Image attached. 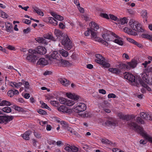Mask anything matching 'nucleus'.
<instances>
[{"mask_svg": "<svg viewBox=\"0 0 152 152\" xmlns=\"http://www.w3.org/2000/svg\"><path fill=\"white\" fill-rule=\"evenodd\" d=\"M129 34L134 36H136L137 35V32L134 31H132L131 29H130V31L129 32Z\"/></svg>", "mask_w": 152, "mask_h": 152, "instance_id": "obj_55", "label": "nucleus"}, {"mask_svg": "<svg viewBox=\"0 0 152 152\" xmlns=\"http://www.w3.org/2000/svg\"><path fill=\"white\" fill-rule=\"evenodd\" d=\"M68 146H66L64 148V150L68 151V152H71V146H70L69 145L67 144Z\"/></svg>", "mask_w": 152, "mask_h": 152, "instance_id": "obj_52", "label": "nucleus"}, {"mask_svg": "<svg viewBox=\"0 0 152 152\" xmlns=\"http://www.w3.org/2000/svg\"><path fill=\"white\" fill-rule=\"evenodd\" d=\"M128 125L130 127H133L135 131L139 133L146 140H148L152 143V138L150 137L143 130V128L138 125L132 121L128 122Z\"/></svg>", "mask_w": 152, "mask_h": 152, "instance_id": "obj_1", "label": "nucleus"}, {"mask_svg": "<svg viewBox=\"0 0 152 152\" xmlns=\"http://www.w3.org/2000/svg\"><path fill=\"white\" fill-rule=\"evenodd\" d=\"M13 84L14 86L17 88L20 87L23 84L22 82H19L17 83L15 82H14L13 83Z\"/></svg>", "mask_w": 152, "mask_h": 152, "instance_id": "obj_43", "label": "nucleus"}, {"mask_svg": "<svg viewBox=\"0 0 152 152\" xmlns=\"http://www.w3.org/2000/svg\"><path fill=\"white\" fill-rule=\"evenodd\" d=\"M141 36L143 38H146L148 39L149 37H150V35L143 34H142Z\"/></svg>", "mask_w": 152, "mask_h": 152, "instance_id": "obj_54", "label": "nucleus"}, {"mask_svg": "<svg viewBox=\"0 0 152 152\" xmlns=\"http://www.w3.org/2000/svg\"><path fill=\"white\" fill-rule=\"evenodd\" d=\"M14 118V116H0V123L6 124L9 122L12 121Z\"/></svg>", "mask_w": 152, "mask_h": 152, "instance_id": "obj_8", "label": "nucleus"}, {"mask_svg": "<svg viewBox=\"0 0 152 152\" xmlns=\"http://www.w3.org/2000/svg\"><path fill=\"white\" fill-rule=\"evenodd\" d=\"M136 121L138 123H140L141 124H145V122L140 117H138L137 118Z\"/></svg>", "mask_w": 152, "mask_h": 152, "instance_id": "obj_37", "label": "nucleus"}, {"mask_svg": "<svg viewBox=\"0 0 152 152\" xmlns=\"http://www.w3.org/2000/svg\"><path fill=\"white\" fill-rule=\"evenodd\" d=\"M81 116H83L84 117H89L91 116V115L90 113H85L84 114H81Z\"/></svg>", "mask_w": 152, "mask_h": 152, "instance_id": "obj_56", "label": "nucleus"}, {"mask_svg": "<svg viewBox=\"0 0 152 152\" xmlns=\"http://www.w3.org/2000/svg\"><path fill=\"white\" fill-rule=\"evenodd\" d=\"M33 11L35 12L39 15L43 16L44 15L43 12L41 11V10L36 7H32Z\"/></svg>", "mask_w": 152, "mask_h": 152, "instance_id": "obj_26", "label": "nucleus"}, {"mask_svg": "<svg viewBox=\"0 0 152 152\" xmlns=\"http://www.w3.org/2000/svg\"><path fill=\"white\" fill-rule=\"evenodd\" d=\"M1 16L3 18H8L9 16L8 15L4 12H1Z\"/></svg>", "mask_w": 152, "mask_h": 152, "instance_id": "obj_59", "label": "nucleus"}, {"mask_svg": "<svg viewBox=\"0 0 152 152\" xmlns=\"http://www.w3.org/2000/svg\"><path fill=\"white\" fill-rule=\"evenodd\" d=\"M108 71L110 72L116 74H118L121 72V71L120 70V69L115 68H110L108 69Z\"/></svg>", "mask_w": 152, "mask_h": 152, "instance_id": "obj_28", "label": "nucleus"}, {"mask_svg": "<svg viewBox=\"0 0 152 152\" xmlns=\"http://www.w3.org/2000/svg\"><path fill=\"white\" fill-rule=\"evenodd\" d=\"M124 77L125 79L128 80L129 81H130L132 83H133V81L134 80V79L136 77L133 75L129 73H124Z\"/></svg>", "mask_w": 152, "mask_h": 152, "instance_id": "obj_13", "label": "nucleus"}, {"mask_svg": "<svg viewBox=\"0 0 152 152\" xmlns=\"http://www.w3.org/2000/svg\"><path fill=\"white\" fill-rule=\"evenodd\" d=\"M22 81L23 84H24L25 85V86L26 88L27 89H28L29 86L28 82V81H25L23 80H22Z\"/></svg>", "mask_w": 152, "mask_h": 152, "instance_id": "obj_38", "label": "nucleus"}, {"mask_svg": "<svg viewBox=\"0 0 152 152\" xmlns=\"http://www.w3.org/2000/svg\"><path fill=\"white\" fill-rule=\"evenodd\" d=\"M128 64H125L123 63H121L119 65V67L121 69H128Z\"/></svg>", "mask_w": 152, "mask_h": 152, "instance_id": "obj_36", "label": "nucleus"}, {"mask_svg": "<svg viewBox=\"0 0 152 152\" xmlns=\"http://www.w3.org/2000/svg\"><path fill=\"white\" fill-rule=\"evenodd\" d=\"M30 28H28L27 29H23V32L27 34L30 31Z\"/></svg>", "mask_w": 152, "mask_h": 152, "instance_id": "obj_61", "label": "nucleus"}, {"mask_svg": "<svg viewBox=\"0 0 152 152\" xmlns=\"http://www.w3.org/2000/svg\"><path fill=\"white\" fill-rule=\"evenodd\" d=\"M113 34H115L112 32L107 31L106 34H104L103 35L102 37L105 41H111V40H110V37L111 35L113 36Z\"/></svg>", "mask_w": 152, "mask_h": 152, "instance_id": "obj_16", "label": "nucleus"}, {"mask_svg": "<svg viewBox=\"0 0 152 152\" xmlns=\"http://www.w3.org/2000/svg\"><path fill=\"white\" fill-rule=\"evenodd\" d=\"M59 100L60 103L66 104V100L65 98L63 97H60Z\"/></svg>", "mask_w": 152, "mask_h": 152, "instance_id": "obj_39", "label": "nucleus"}, {"mask_svg": "<svg viewBox=\"0 0 152 152\" xmlns=\"http://www.w3.org/2000/svg\"><path fill=\"white\" fill-rule=\"evenodd\" d=\"M55 18L56 19V20H57L60 21L62 20H64L63 17L60 15H57L56 16V18Z\"/></svg>", "mask_w": 152, "mask_h": 152, "instance_id": "obj_49", "label": "nucleus"}, {"mask_svg": "<svg viewBox=\"0 0 152 152\" xmlns=\"http://www.w3.org/2000/svg\"><path fill=\"white\" fill-rule=\"evenodd\" d=\"M36 41L39 43L42 44H44L45 45H47L48 42L44 38L42 37H37L35 38Z\"/></svg>", "mask_w": 152, "mask_h": 152, "instance_id": "obj_21", "label": "nucleus"}, {"mask_svg": "<svg viewBox=\"0 0 152 152\" xmlns=\"http://www.w3.org/2000/svg\"><path fill=\"white\" fill-rule=\"evenodd\" d=\"M129 24L133 30L141 32H144L145 30L142 28L141 24L137 21L131 19Z\"/></svg>", "mask_w": 152, "mask_h": 152, "instance_id": "obj_2", "label": "nucleus"}, {"mask_svg": "<svg viewBox=\"0 0 152 152\" xmlns=\"http://www.w3.org/2000/svg\"><path fill=\"white\" fill-rule=\"evenodd\" d=\"M60 53L63 56L65 57L67 56L68 54V52L64 50H61Z\"/></svg>", "mask_w": 152, "mask_h": 152, "instance_id": "obj_40", "label": "nucleus"}, {"mask_svg": "<svg viewBox=\"0 0 152 152\" xmlns=\"http://www.w3.org/2000/svg\"><path fill=\"white\" fill-rule=\"evenodd\" d=\"M7 94L10 97H12L14 95V91L12 90L9 91L7 93Z\"/></svg>", "mask_w": 152, "mask_h": 152, "instance_id": "obj_44", "label": "nucleus"}, {"mask_svg": "<svg viewBox=\"0 0 152 152\" xmlns=\"http://www.w3.org/2000/svg\"><path fill=\"white\" fill-rule=\"evenodd\" d=\"M101 140L102 142L104 144H110L111 143L110 141L106 139H102Z\"/></svg>", "mask_w": 152, "mask_h": 152, "instance_id": "obj_42", "label": "nucleus"}, {"mask_svg": "<svg viewBox=\"0 0 152 152\" xmlns=\"http://www.w3.org/2000/svg\"><path fill=\"white\" fill-rule=\"evenodd\" d=\"M37 63L39 64L45 65L49 63L48 61L43 58H40L38 61Z\"/></svg>", "mask_w": 152, "mask_h": 152, "instance_id": "obj_24", "label": "nucleus"}, {"mask_svg": "<svg viewBox=\"0 0 152 152\" xmlns=\"http://www.w3.org/2000/svg\"><path fill=\"white\" fill-rule=\"evenodd\" d=\"M144 83V82L142 80L141 77L140 76H137L135 77L134 80L133 81V84L134 86L139 87L140 85L142 86V85Z\"/></svg>", "mask_w": 152, "mask_h": 152, "instance_id": "obj_10", "label": "nucleus"}, {"mask_svg": "<svg viewBox=\"0 0 152 152\" xmlns=\"http://www.w3.org/2000/svg\"><path fill=\"white\" fill-rule=\"evenodd\" d=\"M23 22L26 24H29L31 23V21L27 19H24L23 20Z\"/></svg>", "mask_w": 152, "mask_h": 152, "instance_id": "obj_63", "label": "nucleus"}, {"mask_svg": "<svg viewBox=\"0 0 152 152\" xmlns=\"http://www.w3.org/2000/svg\"><path fill=\"white\" fill-rule=\"evenodd\" d=\"M142 16L143 18H147V12L146 11H144L142 12Z\"/></svg>", "mask_w": 152, "mask_h": 152, "instance_id": "obj_47", "label": "nucleus"}, {"mask_svg": "<svg viewBox=\"0 0 152 152\" xmlns=\"http://www.w3.org/2000/svg\"><path fill=\"white\" fill-rule=\"evenodd\" d=\"M15 109L19 112H23V109L22 108L17 106H15Z\"/></svg>", "mask_w": 152, "mask_h": 152, "instance_id": "obj_50", "label": "nucleus"}, {"mask_svg": "<svg viewBox=\"0 0 152 152\" xmlns=\"http://www.w3.org/2000/svg\"><path fill=\"white\" fill-rule=\"evenodd\" d=\"M59 80L62 85L66 86H68L70 83V82L66 79L59 78Z\"/></svg>", "mask_w": 152, "mask_h": 152, "instance_id": "obj_22", "label": "nucleus"}, {"mask_svg": "<svg viewBox=\"0 0 152 152\" xmlns=\"http://www.w3.org/2000/svg\"><path fill=\"white\" fill-rule=\"evenodd\" d=\"M61 43L64 46L66 49L69 50L72 47V42L67 35L65 36L62 40Z\"/></svg>", "mask_w": 152, "mask_h": 152, "instance_id": "obj_6", "label": "nucleus"}, {"mask_svg": "<svg viewBox=\"0 0 152 152\" xmlns=\"http://www.w3.org/2000/svg\"><path fill=\"white\" fill-rule=\"evenodd\" d=\"M116 97V95L113 93L109 94L108 95V97L109 98H115Z\"/></svg>", "mask_w": 152, "mask_h": 152, "instance_id": "obj_58", "label": "nucleus"}, {"mask_svg": "<svg viewBox=\"0 0 152 152\" xmlns=\"http://www.w3.org/2000/svg\"><path fill=\"white\" fill-rule=\"evenodd\" d=\"M10 105L11 104L10 102L5 100H3L0 103V106H10Z\"/></svg>", "mask_w": 152, "mask_h": 152, "instance_id": "obj_31", "label": "nucleus"}, {"mask_svg": "<svg viewBox=\"0 0 152 152\" xmlns=\"http://www.w3.org/2000/svg\"><path fill=\"white\" fill-rule=\"evenodd\" d=\"M50 103L53 105L55 106H58L59 105V103L56 101H50Z\"/></svg>", "mask_w": 152, "mask_h": 152, "instance_id": "obj_41", "label": "nucleus"}, {"mask_svg": "<svg viewBox=\"0 0 152 152\" xmlns=\"http://www.w3.org/2000/svg\"><path fill=\"white\" fill-rule=\"evenodd\" d=\"M109 16H110V18L112 20H114V21L118 19L117 17L115 16L114 15H113L112 14H110Z\"/></svg>", "mask_w": 152, "mask_h": 152, "instance_id": "obj_48", "label": "nucleus"}, {"mask_svg": "<svg viewBox=\"0 0 152 152\" xmlns=\"http://www.w3.org/2000/svg\"><path fill=\"white\" fill-rule=\"evenodd\" d=\"M86 108V104L83 103H78L77 106L74 108V111L76 113H79L85 111Z\"/></svg>", "mask_w": 152, "mask_h": 152, "instance_id": "obj_7", "label": "nucleus"}, {"mask_svg": "<svg viewBox=\"0 0 152 152\" xmlns=\"http://www.w3.org/2000/svg\"><path fill=\"white\" fill-rule=\"evenodd\" d=\"M100 16L104 18H105L107 19H109V18L108 16V15L106 13H101L100 14Z\"/></svg>", "mask_w": 152, "mask_h": 152, "instance_id": "obj_46", "label": "nucleus"}, {"mask_svg": "<svg viewBox=\"0 0 152 152\" xmlns=\"http://www.w3.org/2000/svg\"><path fill=\"white\" fill-rule=\"evenodd\" d=\"M90 31L91 32L92 37L94 39H95L97 37L96 33L94 31L93 29H91L90 30Z\"/></svg>", "mask_w": 152, "mask_h": 152, "instance_id": "obj_34", "label": "nucleus"}, {"mask_svg": "<svg viewBox=\"0 0 152 152\" xmlns=\"http://www.w3.org/2000/svg\"><path fill=\"white\" fill-rule=\"evenodd\" d=\"M116 124V121L113 118L109 119L107 121H106L104 124L106 126H115Z\"/></svg>", "mask_w": 152, "mask_h": 152, "instance_id": "obj_17", "label": "nucleus"}, {"mask_svg": "<svg viewBox=\"0 0 152 152\" xmlns=\"http://www.w3.org/2000/svg\"><path fill=\"white\" fill-rule=\"evenodd\" d=\"M37 112L40 114L42 115H45L47 114V112L45 111L42 110V109H39L38 110Z\"/></svg>", "mask_w": 152, "mask_h": 152, "instance_id": "obj_45", "label": "nucleus"}, {"mask_svg": "<svg viewBox=\"0 0 152 152\" xmlns=\"http://www.w3.org/2000/svg\"><path fill=\"white\" fill-rule=\"evenodd\" d=\"M71 151H77L78 150V148L75 145L71 146Z\"/></svg>", "mask_w": 152, "mask_h": 152, "instance_id": "obj_51", "label": "nucleus"}, {"mask_svg": "<svg viewBox=\"0 0 152 152\" xmlns=\"http://www.w3.org/2000/svg\"><path fill=\"white\" fill-rule=\"evenodd\" d=\"M61 124L62 125H63V126L64 128H66L67 126H68V124L67 123L64 121H61Z\"/></svg>", "mask_w": 152, "mask_h": 152, "instance_id": "obj_62", "label": "nucleus"}, {"mask_svg": "<svg viewBox=\"0 0 152 152\" xmlns=\"http://www.w3.org/2000/svg\"><path fill=\"white\" fill-rule=\"evenodd\" d=\"M2 110L4 112L6 113H9L12 111L10 107H6L3 108L2 109Z\"/></svg>", "mask_w": 152, "mask_h": 152, "instance_id": "obj_35", "label": "nucleus"}, {"mask_svg": "<svg viewBox=\"0 0 152 152\" xmlns=\"http://www.w3.org/2000/svg\"><path fill=\"white\" fill-rule=\"evenodd\" d=\"M58 110L59 111L62 112L66 113L69 114H70L72 112V110L70 109H68L66 107L64 106H61L60 107H58Z\"/></svg>", "mask_w": 152, "mask_h": 152, "instance_id": "obj_14", "label": "nucleus"}, {"mask_svg": "<svg viewBox=\"0 0 152 152\" xmlns=\"http://www.w3.org/2000/svg\"><path fill=\"white\" fill-rule=\"evenodd\" d=\"M141 77L143 80L145 81L146 83V81H149V80L148 79V77L146 73H142L141 75Z\"/></svg>", "mask_w": 152, "mask_h": 152, "instance_id": "obj_32", "label": "nucleus"}, {"mask_svg": "<svg viewBox=\"0 0 152 152\" xmlns=\"http://www.w3.org/2000/svg\"><path fill=\"white\" fill-rule=\"evenodd\" d=\"M60 60H59L60 62L63 66H66L70 64V63L68 61L62 59H60Z\"/></svg>", "mask_w": 152, "mask_h": 152, "instance_id": "obj_30", "label": "nucleus"}, {"mask_svg": "<svg viewBox=\"0 0 152 152\" xmlns=\"http://www.w3.org/2000/svg\"><path fill=\"white\" fill-rule=\"evenodd\" d=\"M41 107L42 108H45L48 110L50 109V108L48 106V105L44 103L42 104Z\"/></svg>", "mask_w": 152, "mask_h": 152, "instance_id": "obj_53", "label": "nucleus"}, {"mask_svg": "<svg viewBox=\"0 0 152 152\" xmlns=\"http://www.w3.org/2000/svg\"><path fill=\"white\" fill-rule=\"evenodd\" d=\"M91 29H93V31H96L99 28V26L95 22H92L91 23Z\"/></svg>", "mask_w": 152, "mask_h": 152, "instance_id": "obj_29", "label": "nucleus"}, {"mask_svg": "<svg viewBox=\"0 0 152 152\" xmlns=\"http://www.w3.org/2000/svg\"><path fill=\"white\" fill-rule=\"evenodd\" d=\"M33 50L35 51V53L36 54H39L41 55H44L47 52L46 49L43 46H38L37 48Z\"/></svg>", "mask_w": 152, "mask_h": 152, "instance_id": "obj_9", "label": "nucleus"}, {"mask_svg": "<svg viewBox=\"0 0 152 152\" xmlns=\"http://www.w3.org/2000/svg\"><path fill=\"white\" fill-rule=\"evenodd\" d=\"M118 115L119 118L124 120H126L128 121L130 119H133L134 117V116L132 115H124L121 113L118 114Z\"/></svg>", "mask_w": 152, "mask_h": 152, "instance_id": "obj_12", "label": "nucleus"}, {"mask_svg": "<svg viewBox=\"0 0 152 152\" xmlns=\"http://www.w3.org/2000/svg\"><path fill=\"white\" fill-rule=\"evenodd\" d=\"M31 133L30 131H27L25 132L22 135V137L25 140H28L29 139V136Z\"/></svg>", "mask_w": 152, "mask_h": 152, "instance_id": "obj_25", "label": "nucleus"}, {"mask_svg": "<svg viewBox=\"0 0 152 152\" xmlns=\"http://www.w3.org/2000/svg\"><path fill=\"white\" fill-rule=\"evenodd\" d=\"M127 12L131 15H134L135 13L132 10L127 9Z\"/></svg>", "mask_w": 152, "mask_h": 152, "instance_id": "obj_60", "label": "nucleus"}, {"mask_svg": "<svg viewBox=\"0 0 152 152\" xmlns=\"http://www.w3.org/2000/svg\"><path fill=\"white\" fill-rule=\"evenodd\" d=\"M7 48L8 49L11 50H15V47L10 45L8 46Z\"/></svg>", "mask_w": 152, "mask_h": 152, "instance_id": "obj_64", "label": "nucleus"}, {"mask_svg": "<svg viewBox=\"0 0 152 152\" xmlns=\"http://www.w3.org/2000/svg\"><path fill=\"white\" fill-rule=\"evenodd\" d=\"M128 22L127 18L126 17H124L121 19L120 21V23L122 25H124L125 23H127Z\"/></svg>", "mask_w": 152, "mask_h": 152, "instance_id": "obj_33", "label": "nucleus"}, {"mask_svg": "<svg viewBox=\"0 0 152 152\" xmlns=\"http://www.w3.org/2000/svg\"><path fill=\"white\" fill-rule=\"evenodd\" d=\"M43 37L45 39L50 40L54 42L56 41L57 39V38H56L54 37L51 33H47L43 35Z\"/></svg>", "mask_w": 152, "mask_h": 152, "instance_id": "obj_11", "label": "nucleus"}, {"mask_svg": "<svg viewBox=\"0 0 152 152\" xmlns=\"http://www.w3.org/2000/svg\"><path fill=\"white\" fill-rule=\"evenodd\" d=\"M113 37L116 38V39L113 40V42L118 44L120 45H122L123 44V42L122 40V39L120 37L117 35L115 34H113Z\"/></svg>", "mask_w": 152, "mask_h": 152, "instance_id": "obj_19", "label": "nucleus"}, {"mask_svg": "<svg viewBox=\"0 0 152 152\" xmlns=\"http://www.w3.org/2000/svg\"><path fill=\"white\" fill-rule=\"evenodd\" d=\"M60 56L59 54H58L56 51H54L52 52L51 54V58L48 59V61L51 60V58H53V59H56L58 60L60 59Z\"/></svg>", "mask_w": 152, "mask_h": 152, "instance_id": "obj_18", "label": "nucleus"}, {"mask_svg": "<svg viewBox=\"0 0 152 152\" xmlns=\"http://www.w3.org/2000/svg\"><path fill=\"white\" fill-rule=\"evenodd\" d=\"M29 54L27 56L26 59L29 62L35 63L39 57L36 55L35 51L32 49H30L28 50Z\"/></svg>", "mask_w": 152, "mask_h": 152, "instance_id": "obj_4", "label": "nucleus"}, {"mask_svg": "<svg viewBox=\"0 0 152 152\" xmlns=\"http://www.w3.org/2000/svg\"><path fill=\"white\" fill-rule=\"evenodd\" d=\"M141 117L147 121L152 120V117L147 113L142 112L140 113Z\"/></svg>", "mask_w": 152, "mask_h": 152, "instance_id": "obj_15", "label": "nucleus"}, {"mask_svg": "<svg viewBox=\"0 0 152 152\" xmlns=\"http://www.w3.org/2000/svg\"><path fill=\"white\" fill-rule=\"evenodd\" d=\"M95 57L97 59L95 60L96 62L102 65L104 67L108 68L110 67V64L105 62L104 58L102 56L97 54L95 55Z\"/></svg>", "mask_w": 152, "mask_h": 152, "instance_id": "obj_5", "label": "nucleus"}, {"mask_svg": "<svg viewBox=\"0 0 152 152\" xmlns=\"http://www.w3.org/2000/svg\"><path fill=\"white\" fill-rule=\"evenodd\" d=\"M6 30L8 32H11L13 31V28L11 24L9 23H6Z\"/></svg>", "mask_w": 152, "mask_h": 152, "instance_id": "obj_27", "label": "nucleus"}, {"mask_svg": "<svg viewBox=\"0 0 152 152\" xmlns=\"http://www.w3.org/2000/svg\"><path fill=\"white\" fill-rule=\"evenodd\" d=\"M54 34L56 37H62L64 36V35L62 32L58 29H55Z\"/></svg>", "mask_w": 152, "mask_h": 152, "instance_id": "obj_23", "label": "nucleus"}, {"mask_svg": "<svg viewBox=\"0 0 152 152\" xmlns=\"http://www.w3.org/2000/svg\"><path fill=\"white\" fill-rule=\"evenodd\" d=\"M142 86L144 87V88H146V89L149 91H151V88L148 86L145 83H144V84H143L142 85Z\"/></svg>", "mask_w": 152, "mask_h": 152, "instance_id": "obj_57", "label": "nucleus"}, {"mask_svg": "<svg viewBox=\"0 0 152 152\" xmlns=\"http://www.w3.org/2000/svg\"><path fill=\"white\" fill-rule=\"evenodd\" d=\"M66 95L68 97L71 99L70 100H66V103L65 105L69 106L73 105L75 103L74 100H78L80 97L79 96L75 94L67 93Z\"/></svg>", "mask_w": 152, "mask_h": 152, "instance_id": "obj_3", "label": "nucleus"}, {"mask_svg": "<svg viewBox=\"0 0 152 152\" xmlns=\"http://www.w3.org/2000/svg\"><path fill=\"white\" fill-rule=\"evenodd\" d=\"M128 65V69H130L131 68H135L137 64V61L135 60L132 59L131 62H128L127 63Z\"/></svg>", "mask_w": 152, "mask_h": 152, "instance_id": "obj_20", "label": "nucleus"}]
</instances>
